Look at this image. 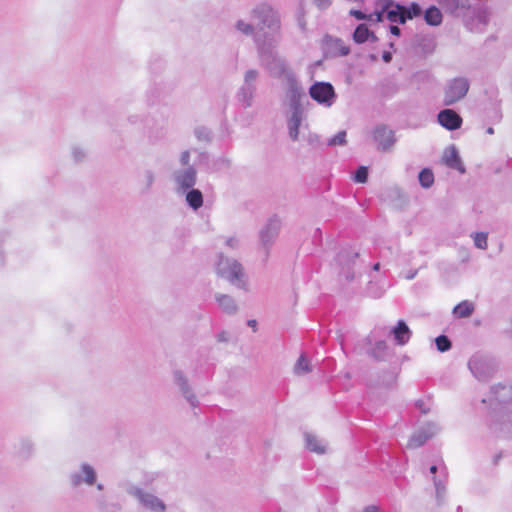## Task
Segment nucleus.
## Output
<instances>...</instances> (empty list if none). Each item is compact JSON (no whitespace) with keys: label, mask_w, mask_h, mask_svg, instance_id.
<instances>
[{"label":"nucleus","mask_w":512,"mask_h":512,"mask_svg":"<svg viewBox=\"0 0 512 512\" xmlns=\"http://www.w3.org/2000/svg\"><path fill=\"white\" fill-rule=\"evenodd\" d=\"M383 18H387L391 22H406V8L398 4H394L391 0L381 1V10L369 16L370 21L380 22Z\"/></svg>","instance_id":"1"},{"label":"nucleus","mask_w":512,"mask_h":512,"mask_svg":"<svg viewBox=\"0 0 512 512\" xmlns=\"http://www.w3.org/2000/svg\"><path fill=\"white\" fill-rule=\"evenodd\" d=\"M469 88L470 83L467 78L457 77L449 80L444 89V104L450 106L462 100Z\"/></svg>","instance_id":"2"},{"label":"nucleus","mask_w":512,"mask_h":512,"mask_svg":"<svg viewBox=\"0 0 512 512\" xmlns=\"http://www.w3.org/2000/svg\"><path fill=\"white\" fill-rule=\"evenodd\" d=\"M217 272L219 276L231 283L240 281L244 276L242 267L237 261L223 257L218 263Z\"/></svg>","instance_id":"3"},{"label":"nucleus","mask_w":512,"mask_h":512,"mask_svg":"<svg viewBox=\"0 0 512 512\" xmlns=\"http://www.w3.org/2000/svg\"><path fill=\"white\" fill-rule=\"evenodd\" d=\"M468 366L471 373L479 381L488 380L494 371L491 362L487 358L479 355H474L471 357Z\"/></svg>","instance_id":"4"},{"label":"nucleus","mask_w":512,"mask_h":512,"mask_svg":"<svg viewBox=\"0 0 512 512\" xmlns=\"http://www.w3.org/2000/svg\"><path fill=\"white\" fill-rule=\"evenodd\" d=\"M439 431L437 425L433 423H428L421 427L419 430L415 431L408 443L407 448L416 449L424 445L430 438H432Z\"/></svg>","instance_id":"5"},{"label":"nucleus","mask_w":512,"mask_h":512,"mask_svg":"<svg viewBox=\"0 0 512 512\" xmlns=\"http://www.w3.org/2000/svg\"><path fill=\"white\" fill-rule=\"evenodd\" d=\"M254 15L261 22V24H259V28L261 30H264L266 27L274 30H278L280 28V21L270 6H260L254 11Z\"/></svg>","instance_id":"6"},{"label":"nucleus","mask_w":512,"mask_h":512,"mask_svg":"<svg viewBox=\"0 0 512 512\" xmlns=\"http://www.w3.org/2000/svg\"><path fill=\"white\" fill-rule=\"evenodd\" d=\"M442 162L447 167L457 170L461 174L466 172L465 166L455 145H450L445 148L442 155Z\"/></svg>","instance_id":"7"},{"label":"nucleus","mask_w":512,"mask_h":512,"mask_svg":"<svg viewBox=\"0 0 512 512\" xmlns=\"http://www.w3.org/2000/svg\"><path fill=\"white\" fill-rule=\"evenodd\" d=\"M439 124L447 130L459 129L462 125L461 116L452 109H444L437 116Z\"/></svg>","instance_id":"8"},{"label":"nucleus","mask_w":512,"mask_h":512,"mask_svg":"<svg viewBox=\"0 0 512 512\" xmlns=\"http://www.w3.org/2000/svg\"><path fill=\"white\" fill-rule=\"evenodd\" d=\"M310 96L319 103H328L334 96V90L329 83H315L310 88Z\"/></svg>","instance_id":"9"},{"label":"nucleus","mask_w":512,"mask_h":512,"mask_svg":"<svg viewBox=\"0 0 512 512\" xmlns=\"http://www.w3.org/2000/svg\"><path fill=\"white\" fill-rule=\"evenodd\" d=\"M437 2L446 13L454 16L465 14L471 7L470 0H437Z\"/></svg>","instance_id":"10"},{"label":"nucleus","mask_w":512,"mask_h":512,"mask_svg":"<svg viewBox=\"0 0 512 512\" xmlns=\"http://www.w3.org/2000/svg\"><path fill=\"white\" fill-rule=\"evenodd\" d=\"M373 138L379 148L383 150L389 149L395 141L393 131L386 126L376 127L373 132Z\"/></svg>","instance_id":"11"},{"label":"nucleus","mask_w":512,"mask_h":512,"mask_svg":"<svg viewBox=\"0 0 512 512\" xmlns=\"http://www.w3.org/2000/svg\"><path fill=\"white\" fill-rule=\"evenodd\" d=\"M390 333L394 337L396 344L400 346L407 344L412 335V331L403 320H399Z\"/></svg>","instance_id":"12"},{"label":"nucleus","mask_w":512,"mask_h":512,"mask_svg":"<svg viewBox=\"0 0 512 512\" xmlns=\"http://www.w3.org/2000/svg\"><path fill=\"white\" fill-rule=\"evenodd\" d=\"M391 349L386 341L378 340L369 351V355L377 361H386L390 357Z\"/></svg>","instance_id":"13"},{"label":"nucleus","mask_w":512,"mask_h":512,"mask_svg":"<svg viewBox=\"0 0 512 512\" xmlns=\"http://www.w3.org/2000/svg\"><path fill=\"white\" fill-rule=\"evenodd\" d=\"M176 182L182 189H188L192 187L196 182V172L193 168H188L183 172H180L176 176Z\"/></svg>","instance_id":"14"},{"label":"nucleus","mask_w":512,"mask_h":512,"mask_svg":"<svg viewBox=\"0 0 512 512\" xmlns=\"http://www.w3.org/2000/svg\"><path fill=\"white\" fill-rule=\"evenodd\" d=\"M306 448L314 453L322 454L325 452V445L316 436L307 434L305 436Z\"/></svg>","instance_id":"15"},{"label":"nucleus","mask_w":512,"mask_h":512,"mask_svg":"<svg viewBox=\"0 0 512 512\" xmlns=\"http://www.w3.org/2000/svg\"><path fill=\"white\" fill-rule=\"evenodd\" d=\"M186 201L190 207L197 210L203 205V196L200 190L192 189L186 195Z\"/></svg>","instance_id":"16"},{"label":"nucleus","mask_w":512,"mask_h":512,"mask_svg":"<svg viewBox=\"0 0 512 512\" xmlns=\"http://www.w3.org/2000/svg\"><path fill=\"white\" fill-rule=\"evenodd\" d=\"M376 37L373 33H371L366 25L361 24L354 30V41L356 42H364V41H374Z\"/></svg>","instance_id":"17"},{"label":"nucleus","mask_w":512,"mask_h":512,"mask_svg":"<svg viewBox=\"0 0 512 512\" xmlns=\"http://www.w3.org/2000/svg\"><path fill=\"white\" fill-rule=\"evenodd\" d=\"M474 311V305L472 302L463 301L459 303L454 309L453 313L459 318L469 317Z\"/></svg>","instance_id":"18"},{"label":"nucleus","mask_w":512,"mask_h":512,"mask_svg":"<svg viewBox=\"0 0 512 512\" xmlns=\"http://www.w3.org/2000/svg\"><path fill=\"white\" fill-rule=\"evenodd\" d=\"M425 20L429 25L437 26L442 22V13L437 7L432 6L426 10Z\"/></svg>","instance_id":"19"},{"label":"nucleus","mask_w":512,"mask_h":512,"mask_svg":"<svg viewBox=\"0 0 512 512\" xmlns=\"http://www.w3.org/2000/svg\"><path fill=\"white\" fill-rule=\"evenodd\" d=\"M142 501L145 506L156 512H162L165 509V505L163 504V502L152 495H147L143 497Z\"/></svg>","instance_id":"20"},{"label":"nucleus","mask_w":512,"mask_h":512,"mask_svg":"<svg viewBox=\"0 0 512 512\" xmlns=\"http://www.w3.org/2000/svg\"><path fill=\"white\" fill-rule=\"evenodd\" d=\"M474 245L476 248L486 250L488 248V233L486 232H474L471 234Z\"/></svg>","instance_id":"21"},{"label":"nucleus","mask_w":512,"mask_h":512,"mask_svg":"<svg viewBox=\"0 0 512 512\" xmlns=\"http://www.w3.org/2000/svg\"><path fill=\"white\" fill-rule=\"evenodd\" d=\"M419 182L423 188H430L434 183V174L430 169H423L419 173Z\"/></svg>","instance_id":"22"},{"label":"nucleus","mask_w":512,"mask_h":512,"mask_svg":"<svg viewBox=\"0 0 512 512\" xmlns=\"http://www.w3.org/2000/svg\"><path fill=\"white\" fill-rule=\"evenodd\" d=\"M216 300L219 304V306L226 312H232L236 310V306L234 304V301L231 297L227 295H218L216 297Z\"/></svg>","instance_id":"23"},{"label":"nucleus","mask_w":512,"mask_h":512,"mask_svg":"<svg viewBox=\"0 0 512 512\" xmlns=\"http://www.w3.org/2000/svg\"><path fill=\"white\" fill-rule=\"evenodd\" d=\"M311 370L309 360L305 356L301 355L295 364L294 372L298 375H302L311 372Z\"/></svg>","instance_id":"24"},{"label":"nucleus","mask_w":512,"mask_h":512,"mask_svg":"<svg viewBox=\"0 0 512 512\" xmlns=\"http://www.w3.org/2000/svg\"><path fill=\"white\" fill-rule=\"evenodd\" d=\"M300 125V118L297 113H294L290 120L289 133L292 139H296L298 136V128Z\"/></svg>","instance_id":"25"},{"label":"nucleus","mask_w":512,"mask_h":512,"mask_svg":"<svg viewBox=\"0 0 512 512\" xmlns=\"http://www.w3.org/2000/svg\"><path fill=\"white\" fill-rule=\"evenodd\" d=\"M368 179V168L366 166H360L354 173V181L357 183H366Z\"/></svg>","instance_id":"26"},{"label":"nucleus","mask_w":512,"mask_h":512,"mask_svg":"<svg viewBox=\"0 0 512 512\" xmlns=\"http://www.w3.org/2000/svg\"><path fill=\"white\" fill-rule=\"evenodd\" d=\"M435 343H436L437 349L440 352H446L451 348L450 340L444 335L438 336L435 339Z\"/></svg>","instance_id":"27"},{"label":"nucleus","mask_w":512,"mask_h":512,"mask_svg":"<svg viewBox=\"0 0 512 512\" xmlns=\"http://www.w3.org/2000/svg\"><path fill=\"white\" fill-rule=\"evenodd\" d=\"M495 393L497 395V400L501 403H504L506 402L507 398L512 394V390L510 387L501 386Z\"/></svg>","instance_id":"28"},{"label":"nucleus","mask_w":512,"mask_h":512,"mask_svg":"<svg viewBox=\"0 0 512 512\" xmlns=\"http://www.w3.org/2000/svg\"><path fill=\"white\" fill-rule=\"evenodd\" d=\"M346 143V132L341 131L329 140V145H343Z\"/></svg>","instance_id":"29"},{"label":"nucleus","mask_w":512,"mask_h":512,"mask_svg":"<svg viewBox=\"0 0 512 512\" xmlns=\"http://www.w3.org/2000/svg\"><path fill=\"white\" fill-rule=\"evenodd\" d=\"M421 14V8L418 4L413 3L410 8L406 9V19H412Z\"/></svg>","instance_id":"30"},{"label":"nucleus","mask_w":512,"mask_h":512,"mask_svg":"<svg viewBox=\"0 0 512 512\" xmlns=\"http://www.w3.org/2000/svg\"><path fill=\"white\" fill-rule=\"evenodd\" d=\"M83 472L85 475V480L88 484L92 485L95 482V473L94 470L89 466L83 467Z\"/></svg>","instance_id":"31"},{"label":"nucleus","mask_w":512,"mask_h":512,"mask_svg":"<svg viewBox=\"0 0 512 512\" xmlns=\"http://www.w3.org/2000/svg\"><path fill=\"white\" fill-rule=\"evenodd\" d=\"M237 28L246 35H249L253 32V27L250 24H246L243 21H239L237 23Z\"/></svg>","instance_id":"32"},{"label":"nucleus","mask_w":512,"mask_h":512,"mask_svg":"<svg viewBox=\"0 0 512 512\" xmlns=\"http://www.w3.org/2000/svg\"><path fill=\"white\" fill-rule=\"evenodd\" d=\"M434 485L436 488V494L439 497L442 494V492L444 491V487L441 485V483L436 478L434 479Z\"/></svg>","instance_id":"33"},{"label":"nucleus","mask_w":512,"mask_h":512,"mask_svg":"<svg viewBox=\"0 0 512 512\" xmlns=\"http://www.w3.org/2000/svg\"><path fill=\"white\" fill-rule=\"evenodd\" d=\"M257 76V72L254 71V70H250L246 73L245 75V79L246 81H251V80H254Z\"/></svg>","instance_id":"34"},{"label":"nucleus","mask_w":512,"mask_h":512,"mask_svg":"<svg viewBox=\"0 0 512 512\" xmlns=\"http://www.w3.org/2000/svg\"><path fill=\"white\" fill-rule=\"evenodd\" d=\"M362 512H382L379 507L371 505L364 508Z\"/></svg>","instance_id":"35"},{"label":"nucleus","mask_w":512,"mask_h":512,"mask_svg":"<svg viewBox=\"0 0 512 512\" xmlns=\"http://www.w3.org/2000/svg\"><path fill=\"white\" fill-rule=\"evenodd\" d=\"M316 3L319 8H325L330 4V0H316Z\"/></svg>","instance_id":"36"},{"label":"nucleus","mask_w":512,"mask_h":512,"mask_svg":"<svg viewBox=\"0 0 512 512\" xmlns=\"http://www.w3.org/2000/svg\"><path fill=\"white\" fill-rule=\"evenodd\" d=\"M382 58L386 63H388L391 61L392 54L390 52H384Z\"/></svg>","instance_id":"37"},{"label":"nucleus","mask_w":512,"mask_h":512,"mask_svg":"<svg viewBox=\"0 0 512 512\" xmlns=\"http://www.w3.org/2000/svg\"><path fill=\"white\" fill-rule=\"evenodd\" d=\"M181 160H182L183 164H188V161H189V154H188V152H184L182 154Z\"/></svg>","instance_id":"38"},{"label":"nucleus","mask_w":512,"mask_h":512,"mask_svg":"<svg viewBox=\"0 0 512 512\" xmlns=\"http://www.w3.org/2000/svg\"><path fill=\"white\" fill-rule=\"evenodd\" d=\"M390 32H391L393 35L398 36V35L400 34V29H399L397 26H391V27H390Z\"/></svg>","instance_id":"39"},{"label":"nucleus","mask_w":512,"mask_h":512,"mask_svg":"<svg viewBox=\"0 0 512 512\" xmlns=\"http://www.w3.org/2000/svg\"><path fill=\"white\" fill-rule=\"evenodd\" d=\"M285 72H286V73H287V75H288V79H289V81H290V82H291V84L294 86V85L296 84V81H295V79H294L293 75H292L289 71H285Z\"/></svg>","instance_id":"40"},{"label":"nucleus","mask_w":512,"mask_h":512,"mask_svg":"<svg viewBox=\"0 0 512 512\" xmlns=\"http://www.w3.org/2000/svg\"><path fill=\"white\" fill-rule=\"evenodd\" d=\"M353 15L357 19H364L365 18V16L361 12H359V11H354Z\"/></svg>","instance_id":"41"},{"label":"nucleus","mask_w":512,"mask_h":512,"mask_svg":"<svg viewBox=\"0 0 512 512\" xmlns=\"http://www.w3.org/2000/svg\"><path fill=\"white\" fill-rule=\"evenodd\" d=\"M248 325L254 328L256 326V320H250Z\"/></svg>","instance_id":"42"},{"label":"nucleus","mask_w":512,"mask_h":512,"mask_svg":"<svg viewBox=\"0 0 512 512\" xmlns=\"http://www.w3.org/2000/svg\"><path fill=\"white\" fill-rule=\"evenodd\" d=\"M436 471H437V467H436L435 465H433V466H431V467H430V472H431L432 474H435V473H436Z\"/></svg>","instance_id":"43"},{"label":"nucleus","mask_w":512,"mask_h":512,"mask_svg":"<svg viewBox=\"0 0 512 512\" xmlns=\"http://www.w3.org/2000/svg\"><path fill=\"white\" fill-rule=\"evenodd\" d=\"M487 134L489 135H492L494 134V129L492 127H489L487 130H486Z\"/></svg>","instance_id":"44"},{"label":"nucleus","mask_w":512,"mask_h":512,"mask_svg":"<svg viewBox=\"0 0 512 512\" xmlns=\"http://www.w3.org/2000/svg\"><path fill=\"white\" fill-rule=\"evenodd\" d=\"M379 268H380V264L379 263L374 264V266H373L374 270H379Z\"/></svg>","instance_id":"45"},{"label":"nucleus","mask_w":512,"mask_h":512,"mask_svg":"<svg viewBox=\"0 0 512 512\" xmlns=\"http://www.w3.org/2000/svg\"><path fill=\"white\" fill-rule=\"evenodd\" d=\"M415 277V273H409L407 279H413Z\"/></svg>","instance_id":"46"},{"label":"nucleus","mask_w":512,"mask_h":512,"mask_svg":"<svg viewBox=\"0 0 512 512\" xmlns=\"http://www.w3.org/2000/svg\"><path fill=\"white\" fill-rule=\"evenodd\" d=\"M415 277V273H409L407 279H413Z\"/></svg>","instance_id":"47"}]
</instances>
